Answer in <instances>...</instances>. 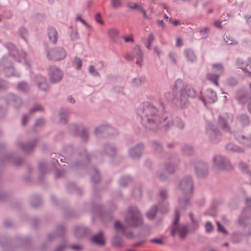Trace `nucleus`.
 Segmentation results:
<instances>
[{"mask_svg": "<svg viewBox=\"0 0 251 251\" xmlns=\"http://www.w3.org/2000/svg\"><path fill=\"white\" fill-rule=\"evenodd\" d=\"M137 114L140 117L144 127L152 132L158 133L161 130H166L174 124L180 129H183L185 126L181 119H176L174 123L172 114L169 112H164L160 116L157 108L150 102L140 104L137 109Z\"/></svg>", "mask_w": 251, "mask_h": 251, "instance_id": "obj_1", "label": "nucleus"}, {"mask_svg": "<svg viewBox=\"0 0 251 251\" xmlns=\"http://www.w3.org/2000/svg\"><path fill=\"white\" fill-rule=\"evenodd\" d=\"M196 92L190 85H186L183 88V81L178 79L176 81L172 93H166L165 98L176 106L182 108H186L188 104V97L195 98Z\"/></svg>", "mask_w": 251, "mask_h": 251, "instance_id": "obj_2", "label": "nucleus"}, {"mask_svg": "<svg viewBox=\"0 0 251 251\" xmlns=\"http://www.w3.org/2000/svg\"><path fill=\"white\" fill-rule=\"evenodd\" d=\"M125 222L126 225L116 221L114 227L118 232L122 233L126 238H133L134 235L131 232H126L127 227H137L143 224L142 215L136 206L131 205L128 208Z\"/></svg>", "mask_w": 251, "mask_h": 251, "instance_id": "obj_3", "label": "nucleus"}, {"mask_svg": "<svg viewBox=\"0 0 251 251\" xmlns=\"http://www.w3.org/2000/svg\"><path fill=\"white\" fill-rule=\"evenodd\" d=\"M176 188L183 194L178 199V207L182 210H185L189 206L190 200L193 195L194 183L192 177L187 175L181 178L177 183Z\"/></svg>", "mask_w": 251, "mask_h": 251, "instance_id": "obj_4", "label": "nucleus"}, {"mask_svg": "<svg viewBox=\"0 0 251 251\" xmlns=\"http://www.w3.org/2000/svg\"><path fill=\"white\" fill-rule=\"evenodd\" d=\"M83 153L79 152V155L81 158L83 159V163L79 162H74L71 160V157L74 156V149L71 145L65 146L63 149L62 153L64 155H58V157L60 158V160L64 162V160H67V163L70 165L71 168H75V167H81L85 166L90 160L91 156L90 154L86 152L85 149H82Z\"/></svg>", "mask_w": 251, "mask_h": 251, "instance_id": "obj_5", "label": "nucleus"}, {"mask_svg": "<svg viewBox=\"0 0 251 251\" xmlns=\"http://www.w3.org/2000/svg\"><path fill=\"white\" fill-rule=\"evenodd\" d=\"M166 158L169 161L165 162L162 167L156 173L157 176L163 181L167 180L168 174H172L175 172L176 168L173 162L177 160V155L175 153H167Z\"/></svg>", "mask_w": 251, "mask_h": 251, "instance_id": "obj_6", "label": "nucleus"}, {"mask_svg": "<svg viewBox=\"0 0 251 251\" xmlns=\"http://www.w3.org/2000/svg\"><path fill=\"white\" fill-rule=\"evenodd\" d=\"M179 207L176 209L175 219L170 227L171 234L173 237L178 236L180 239H184L188 233L189 229L187 225L179 223Z\"/></svg>", "mask_w": 251, "mask_h": 251, "instance_id": "obj_7", "label": "nucleus"}, {"mask_svg": "<svg viewBox=\"0 0 251 251\" xmlns=\"http://www.w3.org/2000/svg\"><path fill=\"white\" fill-rule=\"evenodd\" d=\"M213 168L216 171H228L231 170L233 167L227 157L221 154H216L213 157Z\"/></svg>", "mask_w": 251, "mask_h": 251, "instance_id": "obj_8", "label": "nucleus"}, {"mask_svg": "<svg viewBox=\"0 0 251 251\" xmlns=\"http://www.w3.org/2000/svg\"><path fill=\"white\" fill-rule=\"evenodd\" d=\"M186 167L193 166L195 169L196 175L199 177H203L206 176L208 173V164L203 161L197 159H192L186 164Z\"/></svg>", "mask_w": 251, "mask_h": 251, "instance_id": "obj_9", "label": "nucleus"}, {"mask_svg": "<svg viewBox=\"0 0 251 251\" xmlns=\"http://www.w3.org/2000/svg\"><path fill=\"white\" fill-rule=\"evenodd\" d=\"M247 210L242 211L241 215L238 218L237 224L244 227L245 235L246 237L251 236V222L249 221L251 216L246 215Z\"/></svg>", "mask_w": 251, "mask_h": 251, "instance_id": "obj_10", "label": "nucleus"}, {"mask_svg": "<svg viewBox=\"0 0 251 251\" xmlns=\"http://www.w3.org/2000/svg\"><path fill=\"white\" fill-rule=\"evenodd\" d=\"M233 120V116L231 114H223L218 117V125L224 132L231 133L229 124L232 122Z\"/></svg>", "mask_w": 251, "mask_h": 251, "instance_id": "obj_11", "label": "nucleus"}, {"mask_svg": "<svg viewBox=\"0 0 251 251\" xmlns=\"http://www.w3.org/2000/svg\"><path fill=\"white\" fill-rule=\"evenodd\" d=\"M206 133L210 142L213 144L218 143L221 139L219 130L212 123H209L206 128Z\"/></svg>", "mask_w": 251, "mask_h": 251, "instance_id": "obj_12", "label": "nucleus"}, {"mask_svg": "<svg viewBox=\"0 0 251 251\" xmlns=\"http://www.w3.org/2000/svg\"><path fill=\"white\" fill-rule=\"evenodd\" d=\"M66 55L65 50L61 47H56L47 52V56L49 59L59 61L63 59Z\"/></svg>", "mask_w": 251, "mask_h": 251, "instance_id": "obj_13", "label": "nucleus"}, {"mask_svg": "<svg viewBox=\"0 0 251 251\" xmlns=\"http://www.w3.org/2000/svg\"><path fill=\"white\" fill-rule=\"evenodd\" d=\"M37 142V139L36 138H34L32 140L26 142L18 141L16 142V145L17 147L21 150L24 152L25 153H30L34 151Z\"/></svg>", "mask_w": 251, "mask_h": 251, "instance_id": "obj_14", "label": "nucleus"}, {"mask_svg": "<svg viewBox=\"0 0 251 251\" xmlns=\"http://www.w3.org/2000/svg\"><path fill=\"white\" fill-rule=\"evenodd\" d=\"M4 47L7 48L10 55L12 56L15 60L17 61H21L20 58H23L25 60L27 65L29 66V64L25 60V57L26 53L24 50H22L21 52H19L16 49L14 45L10 43H7L5 44Z\"/></svg>", "mask_w": 251, "mask_h": 251, "instance_id": "obj_15", "label": "nucleus"}, {"mask_svg": "<svg viewBox=\"0 0 251 251\" xmlns=\"http://www.w3.org/2000/svg\"><path fill=\"white\" fill-rule=\"evenodd\" d=\"M48 74L50 80L53 83H56L60 81L63 76L62 71L55 66H50L49 68Z\"/></svg>", "mask_w": 251, "mask_h": 251, "instance_id": "obj_16", "label": "nucleus"}, {"mask_svg": "<svg viewBox=\"0 0 251 251\" xmlns=\"http://www.w3.org/2000/svg\"><path fill=\"white\" fill-rule=\"evenodd\" d=\"M159 197L161 199L158 202L159 211L161 213L164 214L168 212L169 208L168 202L167 201L168 198V192L167 190L162 189L160 190L159 193Z\"/></svg>", "mask_w": 251, "mask_h": 251, "instance_id": "obj_17", "label": "nucleus"}, {"mask_svg": "<svg viewBox=\"0 0 251 251\" xmlns=\"http://www.w3.org/2000/svg\"><path fill=\"white\" fill-rule=\"evenodd\" d=\"M94 134L96 136H99L102 134H106L108 135H116L118 134V131L116 129L108 125H103L95 128Z\"/></svg>", "mask_w": 251, "mask_h": 251, "instance_id": "obj_18", "label": "nucleus"}, {"mask_svg": "<svg viewBox=\"0 0 251 251\" xmlns=\"http://www.w3.org/2000/svg\"><path fill=\"white\" fill-rule=\"evenodd\" d=\"M144 145L138 143L136 146L130 147L128 150V155L133 160L138 159L142 155Z\"/></svg>", "mask_w": 251, "mask_h": 251, "instance_id": "obj_19", "label": "nucleus"}, {"mask_svg": "<svg viewBox=\"0 0 251 251\" xmlns=\"http://www.w3.org/2000/svg\"><path fill=\"white\" fill-rule=\"evenodd\" d=\"M235 98L239 103L244 104L251 99V96L245 88L242 87L237 90Z\"/></svg>", "mask_w": 251, "mask_h": 251, "instance_id": "obj_20", "label": "nucleus"}, {"mask_svg": "<svg viewBox=\"0 0 251 251\" xmlns=\"http://www.w3.org/2000/svg\"><path fill=\"white\" fill-rule=\"evenodd\" d=\"M217 96L216 92L210 88L206 90L205 97H203L201 94L199 96L200 99L206 105L207 103H214L217 100Z\"/></svg>", "mask_w": 251, "mask_h": 251, "instance_id": "obj_21", "label": "nucleus"}, {"mask_svg": "<svg viewBox=\"0 0 251 251\" xmlns=\"http://www.w3.org/2000/svg\"><path fill=\"white\" fill-rule=\"evenodd\" d=\"M70 114V111L69 109H61L58 116L55 115L52 117V121L55 123L65 124L67 123L68 118Z\"/></svg>", "mask_w": 251, "mask_h": 251, "instance_id": "obj_22", "label": "nucleus"}, {"mask_svg": "<svg viewBox=\"0 0 251 251\" xmlns=\"http://www.w3.org/2000/svg\"><path fill=\"white\" fill-rule=\"evenodd\" d=\"M23 162L20 157H17L15 153H9L5 155L1 160V163H13L16 166H20Z\"/></svg>", "mask_w": 251, "mask_h": 251, "instance_id": "obj_23", "label": "nucleus"}, {"mask_svg": "<svg viewBox=\"0 0 251 251\" xmlns=\"http://www.w3.org/2000/svg\"><path fill=\"white\" fill-rule=\"evenodd\" d=\"M235 139L246 148H251V134L245 135L240 133H234Z\"/></svg>", "mask_w": 251, "mask_h": 251, "instance_id": "obj_24", "label": "nucleus"}, {"mask_svg": "<svg viewBox=\"0 0 251 251\" xmlns=\"http://www.w3.org/2000/svg\"><path fill=\"white\" fill-rule=\"evenodd\" d=\"M117 149L116 146L112 143H106L103 145L102 154L109 157H114L117 152Z\"/></svg>", "mask_w": 251, "mask_h": 251, "instance_id": "obj_25", "label": "nucleus"}, {"mask_svg": "<svg viewBox=\"0 0 251 251\" xmlns=\"http://www.w3.org/2000/svg\"><path fill=\"white\" fill-rule=\"evenodd\" d=\"M43 107L39 104H35L32 108L30 109L29 113L28 114H24L22 117V124L25 126L28 122L29 116L37 112H41L43 111Z\"/></svg>", "mask_w": 251, "mask_h": 251, "instance_id": "obj_26", "label": "nucleus"}, {"mask_svg": "<svg viewBox=\"0 0 251 251\" xmlns=\"http://www.w3.org/2000/svg\"><path fill=\"white\" fill-rule=\"evenodd\" d=\"M34 81L36 83L39 89L46 91L48 89V83L46 78L40 75H36Z\"/></svg>", "mask_w": 251, "mask_h": 251, "instance_id": "obj_27", "label": "nucleus"}, {"mask_svg": "<svg viewBox=\"0 0 251 251\" xmlns=\"http://www.w3.org/2000/svg\"><path fill=\"white\" fill-rule=\"evenodd\" d=\"M6 102L9 104H12L16 108H19L23 103L20 98L13 94L7 96Z\"/></svg>", "mask_w": 251, "mask_h": 251, "instance_id": "obj_28", "label": "nucleus"}, {"mask_svg": "<svg viewBox=\"0 0 251 251\" xmlns=\"http://www.w3.org/2000/svg\"><path fill=\"white\" fill-rule=\"evenodd\" d=\"M74 233L78 238L83 237L89 233V230L83 226H77L74 228Z\"/></svg>", "mask_w": 251, "mask_h": 251, "instance_id": "obj_29", "label": "nucleus"}, {"mask_svg": "<svg viewBox=\"0 0 251 251\" xmlns=\"http://www.w3.org/2000/svg\"><path fill=\"white\" fill-rule=\"evenodd\" d=\"M184 55L187 61L195 63L197 60V57L194 50L191 49H186L184 50Z\"/></svg>", "mask_w": 251, "mask_h": 251, "instance_id": "obj_30", "label": "nucleus"}, {"mask_svg": "<svg viewBox=\"0 0 251 251\" xmlns=\"http://www.w3.org/2000/svg\"><path fill=\"white\" fill-rule=\"evenodd\" d=\"M91 241L97 245L100 246H103L105 243V241L103 238V233L102 232H99L93 236L91 238Z\"/></svg>", "mask_w": 251, "mask_h": 251, "instance_id": "obj_31", "label": "nucleus"}, {"mask_svg": "<svg viewBox=\"0 0 251 251\" xmlns=\"http://www.w3.org/2000/svg\"><path fill=\"white\" fill-rule=\"evenodd\" d=\"M225 148L226 151L228 152L234 153H243L244 152V150L242 148L231 143L227 144L225 146Z\"/></svg>", "mask_w": 251, "mask_h": 251, "instance_id": "obj_32", "label": "nucleus"}, {"mask_svg": "<svg viewBox=\"0 0 251 251\" xmlns=\"http://www.w3.org/2000/svg\"><path fill=\"white\" fill-rule=\"evenodd\" d=\"M245 236V233H243L240 231H236L232 233L231 236V241L233 244L241 243Z\"/></svg>", "mask_w": 251, "mask_h": 251, "instance_id": "obj_33", "label": "nucleus"}, {"mask_svg": "<svg viewBox=\"0 0 251 251\" xmlns=\"http://www.w3.org/2000/svg\"><path fill=\"white\" fill-rule=\"evenodd\" d=\"M65 227L64 225L61 224L58 225L56 227V233H50L47 237V240L48 241H51L53 240L57 235H61L65 231Z\"/></svg>", "mask_w": 251, "mask_h": 251, "instance_id": "obj_34", "label": "nucleus"}, {"mask_svg": "<svg viewBox=\"0 0 251 251\" xmlns=\"http://www.w3.org/2000/svg\"><path fill=\"white\" fill-rule=\"evenodd\" d=\"M237 121L243 126H248L250 124V119L246 114H242L237 117Z\"/></svg>", "mask_w": 251, "mask_h": 251, "instance_id": "obj_35", "label": "nucleus"}, {"mask_svg": "<svg viewBox=\"0 0 251 251\" xmlns=\"http://www.w3.org/2000/svg\"><path fill=\"white\" fill-rule=\"evenodd\" d=\"M48 35L50 41L53 44H56L58 39V33L54 28L50 27L48 28Z\"/></svg>", "mask_w": 251, "mask_h": 251, "instance_id": "obj_36", "label": "nucleus"}, {"mask_svg": "<svg viewBox=\"0 0 251 251\" xmlns=\"http://www.w3.org/2000/svg\"><path fill=\"white\" fill-rule=\"evenodd\" d=\"M83 126L81 124L75 123L69 126V130L71 134L78 136L79 131L83 128Z\"/></svg>", "mask_w": 251, "mask_h": 251, "instance_id": "obj_37", "label": "nucleus"}, {"mask_svg": "<svg viewBox=\"0 0 251 251\" xmlns=\"http://www.w3.org/2000/svg\"><path fill=\"white\" fill-rule=\"evenodd\" d=\"M181 151L184 155H191L195 153L193 147L190 145L185 144L181 148Z\"/></svg>", "mask_w": 251, "mask_h": 251, "instance_id": "obj_38", "label": "nucleus"}, {"mask_svg": "<svg viewBox=\"0 0 251 251\" xmlns=\"http://www.w3.org/2000/svg\"><path fill=\"white\" fill-rule=\"evenodd\" d=\"M132 181L131 177L129 175L122 176L118 180V184L120 187H126Z\"/></svg>", "mask_w": 251, "mask_h": 251, "instance_id": "obj_39", "label": "nucleus"}, {"mask_svg": "<svg viewBox=\"0 0 251 251\" xmlns=\"http://www.w3.org/2000/svg\"><path fill=\"white\" fill-rule=\"evenodd\" d=\"M159 210V205H153L147 212V217L151 220L153 219L155 216L156 214L158 211Z\"/></svg>", "mask_w": 251, "mask_h": 251, "instance_id": "obj_40", "label": "nucleus"}, {"mask_svg": "<svg viewBox=\"0 0 251 251\" xmlns=\"http://www.w3.org/2000/svg\"><path fill=\"white\" fill-rule=\"evenodd\" d=\"M212 72L220 76L224 72V68L222 64H215L212 66Z\"/></svg>", "mask_w": 251, "mask_h": 251, "instance_id": "obj_41", "label": "nucleus"}, {"mask_svg": "<svg viewBox=\"0 0 251 251\" xmlns=\"http://www.w3.org/2000/svg\"><path fill=\"white\" fill-rule=\"evenodd\" d=\"M132 53L134 58H136L137 59L143 60V53L138 45H137L133 48Z\"/></svg>", "mask_w": 251, "mask_h": 251, "instance_id": "obj_42", "label": "nucleus"}, {"mask_svg": "<svg viewBox=\"0 0 251 251\" xmlns=\"http://www.w3.org/2000/svg\"><path fill=\"white\" fill-rule=\"evenodd\" d=\"M219 78L218 75L212 73H207L206 75V78L209 81L213 83L216 86H218L219 83L218 80Z\"/></svg>", "mask_w": 251, "mask_h": 251, "instance_id": "obj_43", "label": "nucleus"}, {"mask_svg": "<svg viewBox=\"0 0 251 251\" xmlns=\"http://www.w3.org/2000/svg\"><path fill=\"white\" fill-rule=\"evenodd\" d=\"M237 68L242 69L247 75L250 77H251V72L249 71L246 68H244L245 66V63L243 60L241 59H237Z\"/></svg>", "mask_w": 251, "mask_h": 251, "instance_id": "obj_44", "label": "nucleus"}, {"mask_svg": "<svg viewBox=\"0 0 251 251\" xmlns=\"http://www.w3.org/2000/svg\"><path fill=\"white\" fill-rule=\"evenodd\" d=\"M78 135L80 136L82 142H87L89 138V133L88 129L83 126V128L80 131V133L79 132Z\"/></svg>", "mask_w": 251, "mask_h": 251, "instance_id": "obj_45", "label": "nucleus"}, {"mask_svg": "<svg viewBox=\"0 0 251 251\" xmlns=\"http://www.w3.org/2000/svg\"><path fill=\"white\" fill-rule=\"evenodd\" d=\"M31 205L35 208L39 207L42 203V199L39 196H33L30 200Z\"/></svg>", "mask_w": 251, "mask_h": 251, "instance_id": "obj_46", "label": "nucleus"}, {"mask_svg": "<svg viewBox=\"0 0 251 251\" xmlns=\"http://www.w3.org/2000/svg\"><path fill=\"white\" fill-rule=\"evenodd\" d=\"M67 189L70 192H75L77 194L82 193V190L78 187L75 184L73 183H69L66 185Z\"/></svg>", "mask_w": 251, "mask_h": 251, "instance_id": "obj_47", "label": "nucleus"}, {"mask_svg": "<svg viewBox=\"0 0 251 251\" xmlns=\"http://www.w3.org/2000/svg\"><path fill=\"white\" fill-rule=\"evenodd\" d=\"M92 181L94 183H98L100 180V176L98 171L96 168H93L91 170Z\"/></svg>", "mask_w": 251, "mask_h": 251, "instance_id": "obj_48", "label": "nucleus"}, {"mask_svg": "<svg viewBox=\"0 0 251 251\" xmlns=\"http://www.w3.org/2000/svg\"><path fill=\"white\" fill-rule=\"evenodd\" d=\"M108 36L112 40L116 42L117 41L118 35H119V31L115 28H111L108 30Z\"/></svg>", "mask_w": 251, "mask_h": 251, "instance_id": "obj_49", "label": "nucleus"}, {"mask_svg": "<svg viewBox=\"0 0 251 251\" xmlns=\"http://www.w3.org/2000/svg\"><path fill=\"white\" fill-rule=\"evenodd\" d=\"M145 81V77L140 76L132 79L131 84L133 86H138L142 84Z\"/></svg>", "mask_w": 251, "mask_h": 251, "instance_id": "obj_50", "label": "nucleus"}, {"mask_svg": "<svg viewBox=\"0 0 251 251\" xmlns=\"http://www.w3.org/2000/svg\"><path fill=\"white\" fill-rule=\"evenodd\" d=\"M113 246L116 247H121L123 245L122 239L118 235H115L112 239L111 241Z\"/></svg>", "mask_w": 251, "mask_h": 251, "instance_id": "obj_51", "label": "nucleus"}, {"mask_svg": "<svg viewBox=\"0 0 251 251\" xmlns=\"http://www.w3.org/2000/svg\"><path fill=\"white\" fill-rule=\"evenodd\" d=\"M17 89L22 92H26L29 89V85L25 82L22 81L17 84Z\"/></svg>", "mask_w": 251, "mask_h": 251, "instance_id": "obj_52", "label": "nucleus"}, {"mask_svg": "<svg viewBox=\"0 0 251 251\" xmlns=\"http://www.w3.org/2000/svg\"><path fill=\"white\" fill-rule=\"evenodd\" d=\"M132 195L136 199H140L142 197V189L140 186L135 187L134 188Z\"/></svg>", "mask_w": 251, "mask_h": 251, "instance_id": "obj_53", "label": "nucleus"}, {"mask_svg": "<svg viewBox=\"0 0 251 251\" xmlns=\"http://www.w3.org/2000/svg\"><path fill=\"white\" fill-rule=\"evenodd\" d=\"M14 69L12 66H10L8 68H6L4 70V74L6 76H16L17 77L20 76L19 74H16L14 73Z\"/></svg>", "mask_w": 251, "mask_h": 251, "instance_id": "obj_54", "label": "nucleus"}, {"mask_svg": "<svg viewBox=\"0 0 251 251\" xmlns=\"http://www.w3.org/2000/svg\"><path fill=\"white\" fill-rule=\"evenodd\" d=\"M224 40L228 45H237L238 42L235 40L230 35H226L224 38Z\"/></svg>", "mask_w": 251, "mask_h": 251, "instance_id": "obj_55", "label": "nucleus"}, {"mask_svg": "<svg viewBox=\"0 0 251 251\" xmlns=\"http://www.w3.org/2000/svg\"><path fill=\"white\" fill-rule=\"evenodd\" d=\"M210 31L209 28L208 27H204L200 29L199 32L201 34V39H205L207 37L209 32Z\"/></svg>", "mask_w": 251, "mask_h": 251, "instance_id": "obj_56", "label": "nucleus"}, {"mask_svg": "<svg viewBox=\"0 0 251 251\" xmlns=\"http://www.w3.org/2000/svg\"><path fill=\"white\" fill-rule=\"evenodd\" d=\"M246 206L243 211L247 210L246 215L251 216V198L246 199Z\"/></svg>", "mask_w": 251, "mask_h": 251, "instance_id": "obj_57", "label": "nucleus"}, {"mask_svg": "<svg viewBox=\"0 0 251 251\" xmlns=\"http://www.w3.org/2000/svg\"><path fill=\"white\" fill-rule=\"evenodd\" d=\"M152 147L158 152H161L162 151V146L158 141H153L152 142Z\"/></svg>", "mask_w": 251, "mask_h": 251, "instance_id": "obj_58", "label": "nucleus"}, {"mask_svg": "<svg viewBox=\"0 0 251 251\" xmlns=\"http://www.w3.org/2000/svg\"><path fill=\"white\" fill-rule=\"evenodd\" d=\"M38 169L42 175L45 174L47 172L46 164L45 162H41L38 165Z\"/></svg>", "mask_w": 251, "mask_h": 251, "instance_id": "obj_59", "label": "nucleus"}, {"mask_svg": "<svg viewBox=\"0 0 251 251\" xmlns=\"http://www.w3.org/2000/svg\"><path fill=\"white\" fill-rule=\"evenodd\" d=\"M168 56L172 63L174 64H177V55L176 52L170 51L168 54Z\"/></svg>", "mask_w": 251, "mask_h": 251, "instance_id": "obj_60", "label": "nucleus"}, {"mask_svg": "<svg viewBox=\"0 0 251 251\" xmlns=\"http://www.w3.org/2000/svg\"><path fill=\"white\" fill-rule=\"evenodd\" d=\"M111 4L114 9H118L122 6V0H111Z\"/></svg>", "mask_w": 251, "mask_h": 251, "instance_id": "obj_61", "label": "nucleus"}, {"mask_svg": "<svg viewBox=\"0 0 251 251\" xmlns=\"http://www.w3.org/2000/svg\"><path fill=\"white\" fill-rule=\"evenodd\" d=\"M189 217H190V218L191 219V221L192 222V227H193V230H197L199 227L198 222L194 219L192 213H190Z\"/></svg>", "mask_w": 251, "mask_h": 251, "instance_id": "obj_62", "label": "nucleus"}, {"mask_svg": "<svg viewBox=\"0 0 251 251\" xmlns=\"http://www.w3.org/2000/svg\"><path fill=\"white\" fill-rule=\"evenodd\" d=\"M88 71L89 73L94 77H99L100 74L95 69V67L93 65H91L89 67Z\"/></svg>", "mask_w": 251, "mask_h": 251, "instance_id": "obj_63", "label": "nucleus"}, {"mask_svg": "<svg viewBox=\"0 0 251 251\" xmlns=\"http://www.w3.org/2000/svg\"><path fill=\"white\" fill-rule=\"evenodd\" d=\"M45 121L43 118H39L35 122L34 125V128L36 129L41 127L45 124Z\"/></svg>", "mask_w": 251, "mask_h": 251, "instance_id": "obj_64", "label": "nucleus"}]
</instances>
